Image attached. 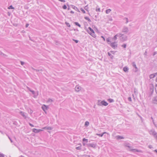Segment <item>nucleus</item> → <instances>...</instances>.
Wrapping results in <instances>:
<instances>
[{
    "label": "nucleus",
    "mask_w": 157,
    "mask_h": 157,
    "mask_svg": "<svg viewBox=\"0 0 157 157\" xmlns=\"http://www.w3.org/2000/svg\"><path fill=\"white\" fill-rule=\"evenodd\" d=\"M86 30L88 33L93 37H95L96 36L94 31L90 27H89Z\"/></svg>",
    "instance_id": "1"
},
{
    "label": "nucleus",
    "mask_w": 157,
    "mask_h": 157,
    "mask_svg": "<svg viewBox=\"0 0 157 157\" xmlns=\"http://www.w3.org/2000/svg\"><path fill=\"white\" fill-rule=\"evenodd\" d=\"M120 40L122 41H126L127 39V36L123 34L119 33Z\"/></svg>",
    "instance_id": "2"
},
{
    "label": "nucleus",
    "mask_w": 157,
    "mask_h": 157,
    "mask_svg": "<svg viewBox=\"0 0 157 157\" xmlns=\"http://www.w3.org/2000/svg\"><path fill=\"white\" fill-rule=\"evenodd\" d=\"M108 104L104 100H103L100 102V103L98 104V105L99 106L104 105L106 106L108 105Z\"/></svg>",
    "instance_id": "3"
},
{
    "label": "nucleus",
    "mask_w": 157,
    "mask_h": 157,
    "mask_svg": "<svg viewBox=\"0 0 157 157\" xmlns=\"http://www.w3.org/2000/svg\"><path fill=\"white\" fill-rule=\"evenodd\" d=\"M128 31L129 30L128 27L125 26H124L123 27L122 30V33H127L128 32Z\"/></svg>",
    "instance_id": "4"
},
{
    "label": "nucleus",
    "mask_w": 157,
    "mask_h": 157,
    "mask_svg": "<svg viewBox=\"0 0 157 157\" xmlns=\"http://www.w3.org/2000/svg\"><path fill=\"white\" fill-rule=\"evenodd\" d=\"M19 113L25 119L27 118V114L26 113L22 111H20Z\"/></svg>",
    "instance_id": "5"
},
{
    "label": "nucleus",
    "mask_w": 157,
    "mask_h": 157,
    "mask_svg": "<svg viewBox=\"0 0 157 157\" xmlns=\"http://www.w3.org/2000/svg\"><path fill=\"white\" fill-rule=\"evenodd\" d=\"M96 144H94L93 143H89L86 144L87 146L88 147H91L93 148H94L96 147Z\"/></svg>",
    "instance_id": "6"
},
{
    "label": "nucleus",
    "mask_w": 157,
    "mask_h": 157,
    "mask_svg": "<svg viewBox=\"0 0 157 157\" xmlns=\"http://www.w3.org/2000/svg\"><path fill=\"white\" fill-rule=\"evenodd\" d=\"M110 45L113 48H115L117 47V44L115 42L111 43Z\"/></svg>",
    "instance_id": "7"
},
{
    "label": "nucleus",
    "mask_w": 157,
    "mask_h": 157,
    "mask_svg": "<svg viewBox=\"0 0 157 157\" xmlns=\"http://www.w3.org/2000/svg\"><path fill=\"white\" fill-rule=\"evenodd\" d=\"M48 108V106H46V105H44L42 106V109L43 110V111L46 113V110H47Z\"/></svg>",
    "instance_id": "8"
},
{
    "label": "nucleus",
    "mask_w": 157,
    "mask_h": 157,
    "mask_svg": "<svg viewBox=\"0 0 157 157\" xmlns=\"http://www.w3.org/2000/svg\"><path fill=\"white\" fill-rule=\"evenodd\" d=\"M132 66L134 67L135 68V70H134V71L135 72H136L138 71V68L136 66V63L135 62H133L132 63Z\"/></svg>",
    "instance_id": "9"
},
{
    "label": "nucleus",
    "mask_w": 157,
    "mask_h": 157,
    "mask_svg": "<svg viewBox=\"0 0 157 157\" xmlns=\"http://www.w3.org/2000/svg\"><path fill=\"white\" fill-rule=\"evenodd\" d=\"M42 130L41 129H37L36 128H33V132L36 133H38L39 132L42 131Z\"/></svg>",
    "instance_id": "10"
},
{
    "label": "nucleus",
    "mask_w": 157,
    "mask_h": 157,
    "mask_svg": "<svg viewBox=\"0 0 157 157\" xmlns=\"http://www.w3.org/2000/svg\"><path fill=\"white\" fill-rule=\"evenodd\" d=\"M130 150L133 152H142V151L141 150H138V149H131Z\"/></svg>",
    "instance_id": "11"
},
{
    "label": "nucleus",
    "mask_w": 157,
    "mask_h": 157,
    "mask_svg": "<svg viewBox=\"0 0 157 157\" xmlns=\"http://www.w3.org/2000/svg\"><path fill=\"white\" fill-rule=\"evenodd\" d=\"M157 75V73L154 74H151L149 76L150 78L151 79L155 77L156 75Z\"/></svg>",
    "instance_id": "12"
},
{
    "label": "nucleus",
    "mask_w": 157,
    "mask_h": 157,
    "mask_svg": "<svg viewBox=\"0 0 157 157\" xmlns=\"http://www.w3.org/2000/svg\"><path fill=\"white\" fill-rule=\"evenodd\" d=\"M81 89V87L78 86H76L75 87V90L77 92H78Z\"/></svg>",
    "instance_id": "13"
},
{
    "label": "nucleus",
    "mask_w": 157,
    "mask_h": 157,
    "mask_svg": "<svg viewBox=\"0 0 157 157\" xmlns=\"http://www.w3.org/2000/svg\"><path fill=\"white\" fill-rule=\"evenodd\" d=\"M123 70L125 72H127L128 71V67H125L123 68Z\"/></svg>",
    "instance_id": "14"
},
{
    "label": "nucleus",
    "mask_w": 157,
    "mask_h": 157,
    "mask_svg": "<svg viewBox=\"0 0 157 157\" xmlns=\"http://www.w3.org/2000/svg\"><path fill=\"white\" fill-rule=\"evenodd\" d=\"M43 129L48 130H52V128L50 127H45L43 128Z\"/></svg>",
    "instance_id": "15"
},
{
    "label": "nucleus",
    "mask_w": 157,
    "mask_h": 157,
    "mask_svg": "<svg viewBox=\"0 0 157 157\" xmlns=\"http://www.w3.org/2000/svg\"><path fill=\"white\" fill-rule=\"evenodd\" d=\"M117 36L119 37V33L117 34L114 36L113 38V39H114V40H116L117 39Z\"/></svg>",
    "instance_id": "16"
},
{
    "label": "nucleus",
    "mask_w": 157,
    "mask_h": 157,
    "mask_svg": "<svg viewBox=\"0 0 157 157\" xmlns=\"http://www.w3.org/2000/svg\"><path fill=\"white\" fill-rule=\"evenodd\" d=\"M116 137L118 139H124V137L121 136H116Z\"/></svg>",
    "instance_id": "17"
},
{
    "label": "nucleus",
    "mask_w": 157,
    "mask_h": 157,
    "mask_svg": "<svg viewBox=\"0 0 157 157\" xmlns=\"http://www.w3.org/2000/svg\"><path fill=\"white\" fill-rule=\"evenodd\" d=\"M124 146L126 147H127L129 148H131V147L129 146V143H126L124 144Z\"/></svg>",
    "instance_id": "18"
},
{
    "label": "nucleus",
    "mask_w": 157,
    "mask_h": 157,
    "mask_svg": "<svg viewBox=\"0 0 157 157\" xmlns=\"http://www.w3.org/2000/svg\"><path fill=\"white\" fill-rule=\"evenodd\" d=\"M0 55H1L2 56H3L4 57H6V56H6V55H5V54H4V53H3L2 52H1L0 51Z\"/></svg>",
    "instance_id": "19"
},
{
    "label": "nucleus",
    "mask_w": 157,
    "mask_h": 157,
    "mask_svg": "<svg viewBox=\"0 0 157 157\" xmlns=\"http://www.w3.org/2000/svg\"><path fill=\"white\" fill-rule=\"evenodd\" d=\"M72 6V8L73 9H74L76 11H78L79 12L78 9V8L77 7H76L75 6Z\"/></svg>",
    "instance_id": "20"
},
{
    "label": "nucleus",
    "mask_w": 157,
    "mask_h": 157,
    "mask_svg": "<svg viewBox=\"0 0 157 157\" xmlns=\"http://www.w3.org/2000/svg\"><path fill=\"white\" fill-rule=\"evenodd\" d=\"M111 11V10L110 9H107L106 10L105 12L106 13L108 14Z\"/></svg>",
    "instance_id": "21"
},
{
    "label": "nucleus",
    "mask_w": 157,
    "mask_h": 157,
    "mask_svg": "<svg viewBox=\"0 0 157 157\" xmlns=\"http://www.w3.org/2000/svg\"><path fill=\"white\" fill-rule=\"evenodd\" d=\"M108 101L109 102H112L114 101V100L113 99L109 98L108 100Z\"/></svg>",
    "instance_id": "22"
},
{
    "label": "nucleus",
    "mask_w": 157,
    "mask_h": 157,
    "mask_svg": "<svg viewBox=\"0 0 157 157\" xmlns=\"http://www.w3.org/2000/svg\"><path fill=\"white\" fill-rule=\"evenodd\" d=\"M89 122L87 121H86L85 122V126H87L89 125Z\"/></svg>",
    "instance_id": "23"
},
{
    "label": "nucleus",
    "mask_w": 157,
    "mask_h": 157,
    "mask_svg": "<svg viewBox=\"0 0 157 157\" xmlns=\"http://www.w3.org/2000/svg\"><path fill=\"white\" fill-rule=\"evenodd\" d=\"M124 20H125L126 21V22H125V23L126 24H127L128 23V18H127V17H125L124 18Z\"/></svg>",
    "instance_id": "24"
},
{
    "label": "nucleus",
    "mask_w": 157,
    "mask_h": 157,
    "mask_svg": "<svg viewBox=\"0 0 157 157\" xmlns=\"http://www.w3.org/2000/svg\"><path fill=\"white\" fill-rule=\"evenodd\" d=\"M85 18L89 22H91V21L90 19L88 17H85Z\"/></svg>",
    "instance_id": "25"
},
{
    "label": "nucleus",
    "mask_w": 157,
    "mask_h": 157,
    "mask_svg": "<svg viewBox=\"0 0 157 157\" xmlns=\"http://www.w3.org/2000/svg\"><path fill=\"white\" fill-rule=\"evenodd\" d=\"M75 24L76 25H77L78 26V27H81V25H80L78 22H75Z\"/></svg>",
    "instance_id": "26"
},
{
    "label": "nucleus",
    "mask_w": 157,
    "mask_h": 157,
    "mask_svg": "<svg viewBox=\"0 0 157 157\" xmlns=\"http://www.w3.org/2000/svg\"><path fill=\"white\" fill-rule=\"evenodd\" d=\"M82 141L83 142L86 141V143H87L88 142V140L85 138H84L82 139Z\"/></svg>",
    "instance_id": "27"
},
{
    "label": "nucleus",
    "mask_w": 157,
    "mask_h": 157,
    "mask_svg": "<svg viewBox=\"0 0 157 157\" xmlns=\"http://www.w3.org/2000/svg\"><path fill=\"white\" fill-rule=\"evenodd\" d=\"M79 145H80V146L76 148L77 150H80L81 149V144H80Z\"/></svg>",
    "instance_id": "28"
},
{
    "label": "nucleus",
    "mask_w": 157,
    "mask_h": 157,
    "mask_svg": "<svg viewBox=\"0 0 157 157\" xmlns=\"http://www.w3.org/2000/svg\"><path fill=\"white\" fill-rule=\"evenodd\" d=\"M96 135L98 136H100V137H102L103 135V134H102H102L97 133L96 134Z\"/></svg>",
    "instance_id": "29"
},
{
    "label": "nucleus",
    "mask_w": 157,
    "mask_h": 157,
    "mask_svg": "<svg viewBox=\"0 0 157 157\" xmlns=\"http://www.w3.org/2000/svg\"><path fill=\"white\" fill-rule=\"evenodd\" d=\"M52 101V100L51 99H49L47 101V103H51Z\"/></svg>",
    "instance_id": "30"
},
{
    "label": "nucleus",
    "mask_w": 157,
    "mask_h": 157,
    "mask_svg": "<svg viewBox=\"0 0 157 157\" xmlns=\"http://www.w3.org/2000/svg\"><path fill=\"white\" fill-rule=\"evenodd\" d=\"M65 24L67 25V26H68L69 27H70L71 26H70V25L69 23H68L67 22H66Z\"/></svg>",
    "instance_id": "31"
},
{
    "label": "nucleus",
    "mask_w": 157,
    "mask_h": 157,
    "mask_svg": "<svg viewBox=\"0 0 157 157\" xmlns=\"http://www.w3.org/2000/svg\"><path fill=\"white\" fill-rule=\"evenodd\" d=\"M84 9L88 11V5H87L85 7Z\"/></svg>",
    "instance_id": "32"
},
{
    "label": "nucleus",
    "mask_w": 157,
    "mask_h": 157,
    "mask_svg": "<svg viewBox=\"0 0 157 157\" xmlns=\"http://www.w3.org/2000/svg\"><path fill=\"white\" fill-rule=\"evenodd\" d=\"M80 10L83 12V13H86L85 11L82 8H81L80 9Z\"/></svg>",
    "instance_id": "33"
},
{
    "label": "nucleus",
    "mask_w": 157,
    "mask_h": 157,
    "mask_svg": "<svg viewBox=\"0 0 157 157\" xmlns=\"http://www.w3.org/2000/svg\"><path fill=\"white\" fill-rule=\"evenodd\" d=\"M96 11L97 12H98V11L100 12L101 11L100 8H96Z\"/></svg>",
    "instance_id": "34"
},
{
    "label": "nucleus",
    "mask_w": 157,
    "mask_h": 157,
    "mask_svg": "<svg viewBox=\"0 0 157 157\" xmlns=\"http://www.w3.org/2000/svg\"><path fill=\"white\" fill-rule=\"evenodd\" d=\"M67 6H66V5H64L63 6V9H67Z\"/></svg>",
    "instance_id": "35"
},
{
    "label": "nucleus",
    "mask_w": 157,
    "mask_h": 157,
    "mask_svg": "<svg viewBox=\"0 0 157 157\" xmlns=\"http://www.w3.org/2000/svg\"><path fill=\"white\" fill-rule=\"evenodd\" d=\"M9 9H14V8L13 7V6L11 5L8 8Z\"/></svg>",
    "instance_id": "36"
},
{
    "label": "nucleus",
    "mask_w": 157,
    "mask_h": 157,
    "mask_svg": "<svg viewBox=\"0 0 157 157\" xmlns=\"http://www.w3.org/2000/svg\"><path fill=\"white\" fill-rule=\"evenodd\" d=\"M73 40L76 43H77L78 42V40H75V39H73Z\"/></svg>",
    "instance_id": "37"
},
{
    "label": "nucleus",
    "mask_w": 157,
    "mask_h": 157,
    "mask_svg": "<svg viewBox=\"0 0 157 157\" xmlns=\"http://www.w3.org/2000/svg\"><path fill=\"white\" fill-rule=\"evenodd\" d=\"M128 100L129 101H132L131 98V97H129L128 98Z\"/></svg>",
    "instance_id": "38"
},
{
    "label": "nucleus",
    "mask_w": 157,
    "mask_h": 157,
    "mask_svg": "<svg viewBox=\"0 0 157 157\" xmlns=\"http://www.w3.org/2000/svg\"><path fill=\"white\" fill-rule=\"evenodd\" d=\"M126 44H123L122 45V47L124 48H126Z\"/></svg>",
    "instance_id": "39"
},
{
    "label": "nucleus",
    "mask_w": 157,
    "mask_h": 157,
    "mask_svg": "<svg viewBox=\"0 0 157 157\" xmlns=\"http://www.w3.org/2000/svg\"><path fill=\"white\" fill-rule=\"evenodd\" d=\"M106 41L108 42H109V44H110L111 43V42L109 40V39H108V38H107V39H106Z\"/></svg>",
    "instance_id": "40"
},
{
    "label": "nucleus",
    "mask_w": 157,
    "mask_h": 157,
    "mask_svg": "<svg viewBox=\"0 0 157 157\" xmlns=\"http://www.w3.org/2000/svg\"><path fill=\"white\" fill-rule=\"evenodd\" d=\"M21 64L22 65H23L24 64H25V63L23 61H21Z\"/></svg>",
    "instance_id": "41"
},
{
    "label": "nucleus",
    "mask_w": 157,
    "mask_h": 157,
    "mask_svg": "<svg viewBox=\"0 0 157 157\" xmlns=\"http://www.w3.org/2000/svg\"><path fill=\"white\" fill-rule=\"evenodd\" d=\"M31 92L33 94H35V92L33 90H31Z\"/></svg>",
    "instance_id": "42"
},
{
    "label": "nucleus",
    "mask_w": 157,
    "mask_h": 157,
    "mask_svg": "<svg viewBox=\"0 0 157 157\" xmlns=\"http://www.w3.org/2000/svg\"><path fill=\"white\" fill-rule=\"evenodd\" d=\"M42 71V69L38 70V69H36V70H35V71Z\"/></svg>",
    "instance_id": "43"
},
{
    "label": "nucleus",
    "mask_w": 157,
    "mask_h": 157,
    "mask_svg": "<svg viewBox=\"0 0 157 157\" xmlns=\"http://www.w3.org/2000/svg\"><path fill=\"white\" fill-rule=\"evenodd\" d=\"M108 54L109 56H111L112 57H113V56L110 53L108 52Z\"/></svg>",
    "instance_id": "44"
},
{
    "label": "nucleus",
    "mask_w": 157,
    "mask_h": 157,
    "mask_svg": "<svg viewBox=\"0 0 157 157\" xmlns=\"http://www.w3.org/2000/svg\"><path fill=\"white\" fill-rule=\"evenodd\" d=\"M148 147L149 148H152V145H149L148 146Z\"/></svg>",
    "instance_id": "45"
},
{
    "label": "nucleus",
    "mask_w": 157,
    "mask_h": 157,
    "mask_svg": "<svg viewBox=\"0 0 157 157\" xmlns=\"http://www.w3.org/2000/svg\"><path fill=\"white\" fill-rule=\"evenodd\" d=\"M59 1H60L61 2H65V0H59Z\"/></svg>",
    "instance_id": "46"
},
{
    "label": "nucleus",
    "mask_w": 157,
    "mask_h": 157,
    "mask_svg": "<svg viewBox=\"0 0 157 157\" xmlns=\"http://www.w3.org/2000/svg\"><path fill=\"white\" fill-rule=\"evenodd\" d=\"M0 157H4V155L2 154H0Z\"/></svg>",
    "instance_id": "47"
},
{
    "label": "nucleus",
    "mask_w": 157,
    "mask_h": 157,
    "mask_svg": "<svg viewBox=\"0 0 157 157\" xmlns=\"http://www.w3.org/2000/svg\"><path fill=\"white\" fill-rule=\"evenodd\" d=\"M29 125L31 126V127H34V125H33V124H31V123H29Z\"/></svg>",
    "instance_id": "48"
},
{
    "label": "nucleus",
    "mask_w": 157,
    "mask_h": 157,
    "mask_svg": "<svg viewBox=\"0 0 157 157\" xmlns=\"http://www.w3.org/2000/svg\"><path fill=\"white\" fill-rule=\"evenodd\" d=\"M27 88L30 91V92H31V91L32 90H31V89H30V88H29V87H27Z\"/></svg>",
    "instance_id": "49"
},
{
    "label": "nucleus",
    "mask_w": 157,
    "mask_h": 157,
    "mask_svg": "<svg viewBox=\"0 0 157 157\" xmlns=\"http://www.w3.org/2000/svg\"><path fill=\"white\" fill-rule=\"evenodd\" d=\"M144 55H147V51H145L144 52Z\"/></svg>",
    "instance_id": "50"
},
{
    "label": "nucleus",
    "mask_w": 157,
    "mask_h": 157,
    "mask_svg": "<svg viewBox=\"0 0 157 157\" xmlns=\"http://www.w3.org/2000/svg\"><path fill=\"white\" fill-rule=\"evenodd\" d=\"M8 138L10 140L11 142L12 143L13 142V141H12V140H11V139L9 136H8Z\"/></svg>",
    "instance_id": "51"
},
{
    "label": "nucleus",
    "mask_w": 157,
    "mask_h": 157,
    "mask_svg": "<svg viewBox=\"0 0 157 157\" xmlns=\"http://www.w3.org/2000/svg\"><path fill=\"white\" fill-rule=\"evenodd\" d=\"M100 101H101V100H98V103H97V104H98L99 103H100V102H101Z\"/></svg>",
    "instance_id": "52"
},
{
    "label": "nucleus",
    "mask_w": 157,
    "mask_h": 157,
    "mask_svg": "<svg viewBox=\"0 0 157 157\" xmlns=\"http://www.w3.org/2000/svg\"><path fill=\"white\" fill-rule=\"evenodd\" d=\"M29 25V24H26V25H25L26 27V28Z\"/></svg>",
    "instance_id": "53"
},
{
    "label": "nucleus",
    "mask_w": 157,
    "mask_h": 157,
    "mask_svg": "<svg viewBox=\"0 0 157 157\" xmlns=\"http://www.w3.org/2000/svg\"><path fill=\"white\" fill-rule=\"evenodd\" d=\"M70 13H74V12L72 11H71Z\"/></svg>",
    "instance_id": "54"
},
{
    "label": "nucleus",
    "mask_w": 157,
    "mask_h": 157,
    "mask_svg": "<svg viewBox=\"0 0 157 157\" xmlns=\"http://www.w3.org/2000/svg\"><path fill=\"white\" fill-rule=\"evenodd\" d=\"M101 37L102 38H103V40H105V38L103 36H101Z\"/></svg>",
    "instance_id": "55"
},
{
    "label": "nucleus",
    "mask_w": 157,
    "mask_h": 157,
    "mask_svg": "<svg viewBox=\"0 0 157 157\" xmlns=\"http://www.w3.org/2000/svg\"><path fill=\"white\" fill-rule=\"evenodd\" d=\"M82 144H83V146H85V145H86V144H85V143H84V142H83V143H82Z\"/></svg>",
    "instance_id": "56"
},
{
    "label": "nucleus",
    "mask_w": 157,
    "mask_h": 157,
    "mask_svg": "<svg viewBox=\"0 0 157 157\" xmlns=\"http://www.w3.org/2000/svg\"><path fill=\"white\" fill-rule=\"evenodd\" d=\"M105 133H107V132H104L102 133V134H103V135L104 134H105Z\"/></svg>",
    "instance_id": "57"
},
{
    "label": "nucleus",
    "mask_w": 157,
    "mask_h": 157,
    "mask_svg": "<svg viewBox=\"0 0 157 157\" xmlns=\"http://www.w3.org/2000/svg\"><path fill=\"white\" fill-rule=\"evenodd\" d=\"M32 69L33 70H34V71H35V70H36V69H35V68H33V67H32Z\"/></svg>",
    "instance_id": "58"
},
{
    "label": "nucleus",
    "mask_w": 157,
    "mask_h": 157,
    "mask_svg": "<svg viewBox=\"0 0 157 157\" xmlns=\"http://www.w3.org/2000/svg\"><path fill=\"white\" fill-rule=\"evenodd\" d=\"M32 69L33 70H34V71H35V70H36V69H35V68H33V67H32Z\"/></svg>",
    "instance_id": "59"
},
{
    "label": "nucleus",
    "mask_w": 157,
    "mask_h": 157,
    "mask_svg": "<svg viewBox=\"0 0 157 157\" xmlns=\"http://www.w3.org/2000/svg\"><path fill=\"white\" fill-rule=\"evenodd\" d=\"M156 54V52H154V53L153 55H155V54Z\"/></svg>",
    "instance_id": "60"
},
{
    "label": "nucleus",
    "mask_w": 157,
    "mask_h": 157,
    "mask_svg": "<svg viewBox=\"0 0 157 157\" xmlns=\"http://www.w3.org/2000/svg\"><path fill=\"white\" fill-rule=\"evenodd\" d=\"M33 111H32L31 110H30V113H33Z\"/></svg>",
    "instance_id": "61"
},
{
    "label": "nucleus",
    "mask_w": 157,
    "mask_h": 157,
    "mask_svg": "<svg viewBox=\"0 0 157 157\" xmlns=\"http://www.w3.org/2000/svg\"><path fill=\"white\" fill-rule=\"evenodd\" d=\"M74 30L75 31L76 30L78 31V30L77 29H74Z\"/></svg>",
    "instance_id": "62"
},
{
    "label": "nucleus",
    "mask_w": 157,
    "mask_h": 157,
    "mask_svg": "<svg viewBox=\"0 0 157 157\" xmlns=\"http://www.w3.org/2000/svg\"><path fill=\"white\" fill-rule=\"evenodd\" d=\"M154 151H155V152H157V150H156V149Z\"/></svg>",
    "instance_id": "63"
},
{
    "label": "nucleus",
    "mask_w": 157,
    "mask_h": 157,
    "mask_svg": "<svg viewBox=\"0 0 157 157\" xmlns=\"http://www.w3.org/2000/svg\"><path fill=\"white\" fill-rule=\"evenodd\" d=\"M20 157H24V156H22V155H21V156H20Z\"/></svg>",
    "instance_id": "64"
}]
</instances>
